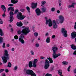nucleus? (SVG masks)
Segmentation results:
<instances>
[{
	"label": "nucleus",
	"mask_w": 76,
	"mask_h": 76,
	"mask_svg": "<svg viewBox=\"0 0 76 76\" xmlns=\"http://www.w3.org/2000/svg\"><path fill=\"white\" fill-rule=\"evenodd\" d=\"M21 28L24 29L21 31V33L22 34L20 35V37L19 38V41L22 44H24L25 43V41L24 40L23 38H24L25 35H26L31 30L29 29L28 27H25L23 26H22Z\"/></svg>",
	"instance_id": "obj_1"
},
{
	"label": "nucleus",
	"mask_w": 76,
	"mask_h": 76,
	"mask_svg": "<svg viewBox=\"0 0 76 76\" xmlns=\"http://www.w3.org/2000/svg\"><path fill=\"white\" fill-rule=\"evenodd\" d=\"M11 11L10 12V18H9L10 19V22H13V15L15 14H16L18 12V10H16L15 11L14 13H13L14 12V7H10L8 9V11Z\"/></svg>",
	"instance_id": "obj_2"
},
{
	"label": "nucleus",
	"mask_w": 76,
	"mask_h": 76,
	"mask_svg": "<svg viewBox=\"0 0 76 76\" xmlns=\"http://www.w3.org/2000/svg\"><path fill=\"white\" fill-rule=\"evenodd\" d=\"M52 50L53 51V53L52 54L53 57L54 59H56V58H57L58 56H61L60 53H58L57 54L56 53L57 51L58 48L57 47H56V45H54L52 48Z\"/></svg>",
	"instance_id": "obj_3"
},
{
	"label": "nucleus",
	"mask_w": 76,
	"mask_h": 76,
	"mask_svg": "<svg viewBox=\"0 0 76 76\" xmlns=\"http://www.w3.org/2000/svg\"><path fill=\"white\" fill-rule=\"evenodd\" d=\"M4 55L1 57V58L3 61V63H6L7 61V60L9 59V53L8 51L6 50H4Z\"/></svg>",
	"instance_id": "obj_4"
},
{
	"label": "nucleus",
	"mask_w": 76,
	"mask_h": 76,
	"mask_svg": "<svg viewBox=\"0 0 76 76\" xmlns=\"http://www.w3.org/2000/svg\"><path fill=\"white\" fill-rule=\"evenodd\" d=\"M47 59H45V65L44 67V69H48L50 66V63H53V59L51 58H47Z\"/></svg>",
	"instance_id": "obj_5"
},
{
	"label": "nucleus",
	"mask_w": 76,
	"mask_h": 76,
	"mask_svg": "<svg viewBox=\"0 0 76 76\" xmlns=\"http://www.w3.org/2000/svg\"><path fill=\"white\" fill-rule=\"evenodd\" d=\"M41 10L42 12L41 11V10L39 8H37L35 10L37 16H39L40 15L41 13H43L44 12H46V8L44 7L41 8Z\"/></svg>",
	"instance_id": "obj_6"
},
{
	"label": "nucleus",
	"mask_w": 76,
	"mask_h": 76,
	"mask_svg": "<svg viewBox=\"0 0 76 76\" xmlns=\"http://www.w3.org/2000/svg\"><path fill=\"white\" fill-rule=\"evenodd\" d=\"M26 16H24V15H22V13L19 12L17 15V18H18V19L20 20H23L25 18H26Z\"/></svg>",
	"instance_id": "obj_7"
},
{
	"label": "nucleus",
	"mask_w": 76,
	"mask_h": 76,
	"mask_svg": "<svg viewBox=\"0 0 76 76\" xmlns=\"http://www.w3.org/2000/svg\"><path fill=\"white\" fill-rule=\"evenodd\" d=\"M1 9H3L4 12V13L2 15V16L3 17V18L5 17L6 16V14H5V12L6 11V7H5V6L4 5H1Z\"/></svg>",
	"instance_id": "obj_8"
},
{
	"label": "nucleus",
	"mask_w": 76,
	"mask_h": 76,
	"mask_svg": "<svg viewBox=\"0 0 76 76\" xmlns=\"http://www.w3.org/2000/svg\"><path fill=\"white\" fill-rule=\"evenodd\" d=\"M49 23V26L51 27L53 25V23H52V21L50 19L49 20H46V24L47 25L48 23Z\"/></svg>",
	"instance_id": "obj_9"
},
{
	"label": "nucleus",
	"mask_w": 76,
	"mask_h": 76,
	"mask_svg": "<svg viewBox=\"0 0 76 76\" xmlns=\"http://www.w3.org/2000/svg\"><path fill=\"white\" fill-rule=\"evenodd\" d=\"M24 72H26V74H27V75H31L33 71L32 70L29 69L27 70L26 69H24Z\"/></svg>",
	"instance_id": "obj_10"
},
{
	"label": "nucleus",
	"mask_w": 76,
	"mask_h": 76,
	"mask_svg": "<svg viewBox=\"0 0 76 76\" xmlns=\"http://www.w3.org/2000/svg\"><path fill=\"white\" fill-rule=\"evenodd\" d=\"M62 32L64 36L65 37H67V31L65 30V28H63L62 29Z\"/></svg>",
	"instance_id": "obj_11"
},
{
	"label": "nucleus",
	"mask_w": 76,
	"mask_h": 76,
	"mask_svg": "<svg viewBox=\"0 0 76 76\" xmlns=\"http://www.w3.org/2000/svg\"><path fill=\"white\" fill-rule=\"evenodd\" d=\"M59 18L60 23H63V22H64V17H63L62 15H60L59 17Z\"/></svg>",
	"instance_id": "obj_12"
},
{
	"label": "nucleus",
	"mask_w": 76,
	"mask_h": 76,
	"mask_svg": "<svg viewBox=\"0 0 76 76\" xmlns=\"http://www.w3.org/2000/svg\"><path fill=\"white\" fill-rule=\"evenodd\" d=\"M38 62V59H35L34 60L33 63V67H37V65H36V63Z\"/></svg>",
	"instance_id": "obj_13"
},
{
	"label": "nucleus",
	"mask_w": 76,
	"mask_h": 76,
	"mask_svg": "<svg viewBox=\"0 0 76 76\" xmlns=\"http://www.w3.org/2000/svg\"><path fill=\"white\" fill-rule=\"evenodd\" d=\"M71 38L74 39L76 37V32L72 33L71 34Z\"/></svg>",
	"instance_id": "obj_14"
},
{
	"label": "nucleus",
	"mask_w": 76,
	"mask_h": 76,
	"mask_svg": "<svg viewBox=\"0 0 76 76\" xmlns=\"http://www.w3.org/2000/svg\"><path fill=\"white\" fill-rule=\"evenodd\" d=\"M37 3H32V4L31 7L32 9H34L35 8H37Z\"/></svg>",
	"instance_id": "obj_15"
},
{
	"label": "nucleus",
	"mask_w": 76,
	"mask_h": 76,
	"mask_svg": "<svg viewBox=\"0 0 76 76\" xmlns=\"http://www.w3.org/2000/svg\"><path fill=\"white\" fill-rule=\"evenodd\" d=\"M53 28H54V29H56V28H57V25L56 24V21L55 20H53Z\"/></svg>",
	"instance_id": "obj_16"
},
{
	"label": "nucleus",
	"mask_w": 76,
	"mask_h": 76,
	"mask_svg": "<svg viewBox=\"0 0 76 76\" xmlns=\"http://www.w3.org/2000/svg\"><path fill=\"white\" fill-rule=\"evenodd\" d=\"M17 26H19V27H20V26H22V25H23V24L21 22H17L16 23Z\"/></svg>",
	"instance_id": "obj_17"
},
{
	"label": "nucleus",
	"mask_w": 76,
	"mask_h": 76,
	"mask_svg": "<svg viewBox=\"0 0 76 76\" xmlns=\"http://www.w3.org/2000/svg\"><path fill=\"white\" fill-rule=\"evenodd\" d=\"M28 66L29 67L31 68L33 67V64L32 65V62L30 61L28 63Z\"/></svg>",
	"instance_id": "obj_18"
},
{
	"label": "nucleus",
	"mask_w": 76,
	"mask_h": 76,
	"mask_svg": "<svg viewBox=\"0 0 76 76\" xmlns=\"http://www.w3.org/2000/svg\"><path fill=\"white\" fill-rule=\"evenodd\" d=\"M71 47L72 50H76V46L72 44L71 45Z\"/></svg>",
	"instance_id": "obj_19"
},
{
	"label": "nucleus",
	"mask_w": 76,
	"mask_h": 76,
	"mask_svg": "<svg viewBox=\"0 0 76 76\" xmlns=\"http://www.w3.org/2000/svg\"><path fill=\"white\" fill-rule=\"evenodd\" d=\"M0 35L1 36H4V33L3 32L2 29L1 28H0Z\"/></svg>",
	"instance_id": "obj_20"
},
{
	"label": "nucleus",
	"mask_w": 76,
	"mask_h": 76,
	"mask_svg": "<svg viewBox=\"0 0 76 76\" xmlns=\"http://www.w3.org/2000/svg\"><path fill=\"white\" fill-rule=\"evenodd\" d=\"M11 3H13V4H16V3H17V2H18V1H15V0H11Z\"/></svg>",
	"instance_id": "obj_21"
},
{
	"label": "nucleus",
	"mask_w": 76,
	"mask_h": 76,
	"mask_svg": "<svg viewBox=\"0 0 76 76\" xmlns=\"http://www.w3.org/2000/svg\"><path fill=\"white\" fill-rule=\"evenodd\" d=\"M50 42V37H48L46 39V42L47 43H49Z\"/></svg>",
	"instance_id": "obj_22"
},
{
	"label": "nucleus",
	"mask_w": 76,
	"mask_h": 76,
	"mask_svg": "<svg viewBox=\"0 0 76 76\" xmlns=\"http://www.w3.org/2000/svg\"><path fill=\"white\" fill-rule=\"evenodd\" d=\"M3 42V38L0 37V44H2Z\"/></svg>",
	"instance_id": "obj_23"
},
{
	"label": "nucleus",
	"mask_w": 76,
	"mask_h": 76,
	"mask_svg": "<svg viewBox=\"0 0 76 76\" xmlns=\"http://www.w3.org/2000/svg\"><path fill=\"white\" fill-rule=\"evenodd\" d=\"M62 64L64 65H67L68 64V62L67 61H64L62 62Z\"/></svg>",
	"instance_id": "obj_24"
},
{
	"label": "nucleus",
	"mask_w": 76,
	"mask_h": 76,
	"mask_svg": "<svg viewBox=\"0 0 76 76\" xmlns=\"http://www.w3.org/2000/svg\"><path fill=\"white\" fill-rule=\"evenodd\" d=\"M58 73L59 75H62V73H63V72H62V71L61 70H59Z\"/></svg>",
	"instance_id": "obj_25"
},
{
	"label": "nucleus",
	"mask_w": 76,
	"mask_h": 76,
	"mask_svg": "<svg viewBox=\"0 0 76 76\" xmlns=\"http://www.w3.org/2000/svg\"><path fill=\"white\" fill-rule=\"evenodd\" d=\"M30 75L31 76H36V74L33 71L31 73Z\"/></svg>",
	"instance_id": "obj_26"
},
{
	"label": "nucleus",
	"mask_w": 76,
	"mask_h": 76,
	"mask_svg": "<svg viewBox=\"0 0 76 76\" xmlns=\"http://www.w3.org/2000/svg\"><path fill=\"white\" fill-rule=\"evenodd\" d=\"M29 23V22L26 20H24L23 22V23L25 25H27L28 23Z\"/></svg>",
	"instance_id": "obj_27"
},
{
	"label": "nucleus",
	"mask_w": 76,
	"mask_h": 76,
	"mask_svg": "<svg viewBox=\"0 0 76 76\" xmlns=\"http://www.w3.org/2000/svg\"><path fill=\"white\" fill-rule=\"evenodd\" d=\"M7 67H12V63L10 62L8 63V65L7 66Z\"/></svg>",
	"instance_id": "obj_28"
},
{
	"label": "nucleus",
	"mask_w": 76,
	"mask_h": 76,
	"mask_svg": "<svg viewBox=\"0 0 76 76\" xmlns=\"http://www.w3.org/2000/svg\"><path fill=\"white\" fill-rule=\"evenodd\" d=\"M26 9L28 10V12H29V13L30 12V11H29L30 10V8H29V7H26Z\"/></svg>",
	"instance_id": "obj_29"
},
{
	"label": "nucleus",
	"mask_w": 76,
	"mask_h": 76,
	"mask_svg": "<svg viewBox=\"0 0 76 76\" xmlns=\"http://www.w3.org/2000/svg\"><path fill=\"white\" fill-rule=\"evenodd\" d=\"M30 53L31 55H34V52L33 50H31Z\"/></svg>",
	"instance_id": "obj_30"
},
{
	"label": "nucleus",
	"mask_w": 76,
	"mask_h": 76,
	"mask_svg": "<svg viewBox=\"0 0 76 76\" xmlns=\"http://www.w3.org/2000/svg\"><path fill=\"white\" fill-rule=\"evenodd\" d=\"M45 76H53L52 75L48 73H47Z\"/></svg>",
	"instance_id": "obj_31"
},
{
	"label": "nucleus",
	"mask_w": 76,
	"mask_h": 76,
	"mask_svg": "<svg viewBox=\"0 0 76 76\" xmlns=\"http://www.w3.org/2000/svg\"><path fill=\"white\" fill-rule=\"evenodd\" d=\"M25 9H20V12H23H23H25Z\"/></svg>",
	"instance_id": "obj_32"
},
{
	"label": "nucleus",
	"mask_w": 76,
	"mask_h": 76,
	"mask_svg": "<svg viewBox=\"0 0 76 76\" xmlns=\"http://www.w3.org/2000/svg\"><path fill=\"white\" fill-rule=\"evenodd\" d=\"M34 36H36V37H37V36H38V33L37 32H35L34 33Z\"/></svg>",
	"instance_id": "obj_33"
},
{
	"label": "nucleus",
	"mask_w": 76,
	"mask_h": 76,
	"mask_svg": "<svg viewBox=\"0 0 76 76\" xmlns=\"http://www.w3.org/2000/svg\"><path fill=\"white\" fill-rule=\"evenodd\" d=\"M14 38L15 39H18V37L17 35L15 36Z\"/></svg>",
	"instance_id": "obj_34"
},
{
	"label": "nucleus",
	"mask_w": 76,
	"mask_h": 76,
	"mask_svg": "<svg viewBox=\"0 0 76 76\" xmlns=\"http://www.w3.org/2000/svg\"><path fill=\"white\" fill-rule=\"evenodd\" d=\"M51 11H52V12H54V11H55V8H52L51 9Z\"/></svg>",
	"instance_id": "obj_35"
},
{
	"label": "nucleus",
	"mask_w": 76,
	"mask_h": 76,
	"mask_svg": "<svg viewBox=\"0 0 76 76\" xmlns=\"http://www.w3.org/2000/svg\"><path fill=\"white\" fill-rule=\"evenodd\" d=\"M0 24H3V20H2L0 18Z\"/></svg>",
	"instance_id": "obj_36"
},
{
	"label": "nucleus",
	"mask_w": 76,
	"mask_h": 76,
	"mask_svg": "<svg viewBox=\"0 0 76 76\" xmlns=\"http://www.w3.org/2000/svg\"><path fill=\"white\" fill-rule=\"evenodd\" d=\"M4 70V69H0V73H2V72H3V71Z\"/></svg>",
	"instance_id": "obj_37"
},
{
	"label": "nucleus",
	"mask_w": 76,
	"mask_h": 76,
	"mask_svg": "<svg viewBox=\"0 0 76 76\" xmlns=\"http://www.w3.org/2000/svg\"><path fill=\"white\" fill-rule=\"evenodd\" d=\"M18 34L20 35L21 34V31L20 30H19L17 32Z\"/></svg>",
	"instance_id": "obj_38"
},
{
	"label": "nucleus",
	"mask_w": 76,
	"mask_h": 76,
	"mask_svg": "<svg viewBox=\"0 0 76 76\" xmlns=\"http://www.w3.org/2000/svg\"><path fill=\"white\" fill-rule=\"evenodd\" d=\"M71 67V66H69L67 69V70L68 72H70V69Z\"/></svg>",
	"instance_id": "obj_39"
},
{
	"label": "nucleus",
	"mask_w": 76,
	"mask_h": 76,
	"mask_svg": "<svg viewBox=\"0 0 76 76\" xmlns=\"http://www.w3.org/2000/svg\"><path fill=\"white\" fill-rule=\"evenodd\" d=\"M35 46L36 47H39V44H38V43H37L35 45Z\"/></svg>",
	"instance_id": "obj_40"
},
{
	"label": "nucleus",
	"mask_w": 76,
	"mask_h": 76,
	"mask_svg": "<svg viewBox=\"0 0 76 76\" xmlns=\"http://www.w3.org/2000/svg\"><path fill=\"white\" fill-rule=\"evenodd\" d=\"M52 38H53V39H54V38H56V35H52Z\"/></svg>",
	"instance_id": "obj_41"
},
{
	"label": "nucleus",
	"mask_w": 76,
	"mask_h": 76,
	"mask_svg": "<svg viewBox=\"0 0 76 76\" xmlns=\"http://www.w3.org/2000/svg\"><path fill=\"white\" fill-rule=\"evenodd\" d=\"M5 72H6V73H8V72H9V70L7 69H5Z\"/></svg>",
	"instance_id": "obj_42"
},
{
	"label": "nucleus",
	"mask_w": 76,
	"mask_h": 76,
	"mask_svg": "<svg viewBox=\"0 0 76 76\" xmlns=\"http://www.w3.org/2000/svg\"><path fill=\"white\" fill-rule=\"evenodd\" d=\"M41 3L43 4H45L46 3V2L45 1H42Z\"/></svg>",
	"instance_id": "obj_43"
},
{
	"label": "nucleus",
	"mask_w": 76,
	"mask_h": 76,
	"mask_svg": "<svg viewBox=\"0 0 76 76\" xmlns=\"http://www.w3.org/2000/svg\"><path fill=\"white\" fill-rule=\"evenodd\" d=\"M74 28L76 30V22L75 23V25L74 26Z\"/></svg>",
	"instance_id": "obj_44"
},
{
	"label": "nucleus",
	"mask_w": 76,
	"mask_h": 76,
	"mask_svg": "<svg viewBox=\"0 0 76 76\" xmlns=\"http://www.w3.org/2000/svg\"><path fill=\"white\" fill-rule=\"evenodd\" d=\"M9 6H13V4H8Z\"/></svg>",
	"instance_id": "obj_45"
},
{
	"label": "nucleus",
	"mask_w": 76,
	"mask_h": 76,
	"mask_svg": "<svg viewBox=\"0 0 76 76\" xmlns=\"http://www.w3.org/2000/svg\"><path fill=\"white\" fill-rule=\"evenodd\" d=\"M18 69V67H17V66H16L14 68V70H17V69Z\"/></svg>",
	"instance_id": "obj_46"
},
{
	"label": "nucleus",
	"mask_w": 76,
	"mask_h": 76,
	"mask_svg": "<svg viewBox=\"0 0 76 76\" xmlns=\"http://www.w3.org/2000/svg\"><path fill=\"white\" fill-rule=\"evenodd\" d=\"M6 45V44H5V43H4L3 44V48H5V45Z\"/></svg>",
	"instance_id": "obj_47"
},
{
	"label": "nucleus",
	"mask_w": 76,
	"mask_h": 76,
	"mask_svg": "<svg viewBox=\"0 0 76 76\" xmlns=\"http://www.w3.org/2000/svg\"><path fill=\"white\" fill-rule=\"evenodd\" d=\"M58 20H59L58 19H57L56 20V23H58V24H59V22H58Z\"/></svg>",
	"instance_id": "obj_48"
},
{
	"label": "nucleus",
	"mask_w": 76,
	"mask_h": 76,
	"mask_svg": "<svg viewBox=\"0 0 76 76\" xmlns=\"http://www.w3.org/2000/svg\"><path fill=\"white\" fill-rule=\"evenodd\" d=\"M41 6L42 7H44V6H45V5H44V4H42V3L41 4Z\"/></svg>",
	"instance_id": "obj_49"
},
{
	"label": "nucleus",
	"mask_w": 76,
	"mask_h": 76,
	"mask_svg": "<svg viewBox=\"0 0 76 76\" xmlns=\"http://www.w3.org/2000/svg\"><path fill=\"white\" fill-rule=\"evenodd\" d=\"M48 35H49L48 33H46L45 34V36L46 37H47V36H48Z\"/></svg>",
	"instance_id": "obj_50"
},
{
	"label": "nucleus",
	"mask_w": 76,
	"mask_h": 76,
	"mask_svg": "<svg viewBox=\"0 0 76 76\" xmlns=\"http://www.w3.org/2000/svg\"><path fill=\"white\" fill-rule=\"evenodd\" d=\"M58 3H61V1H62L61 0H59L58 1Z\"/></svg>",
	"instance_id": "obj_51"
},
{
	"label": "nucleus",
	"mask_w": 76,
	"mask_h": 76,
	"mask_svg": "<svg viewBox=\"0 0 76 76\" xmlns=\"http://www.w3.org/2000/svg\"><path fill=\"white\" fill-rule=\"evenodd\" d=\"M44 58H45V57H41L40 59H44Z\"/></svg>",
	"instance_id": "obj_52"
},
{
	"label": "nucleus",
	"mask_w": 76,
	"mask_h": 76,
	"mask_svg": "<svg viewBox=\"0 0 76 76\" xmlns=\"http://www.w3.org/2000/svg\"><path fill=\"white\" fill-rule=\"evenodd\" d=\"M43 63H44V61L42 60V61H41L40 62V64H42Z\"/></svg>",
	"instance_id": "obj_53"
},
{
	"label": "nucleus",
	"mask_w": 76,
	"mask_h": 76,
	"mask_svg": "<svg viewBox=\"0 0 76 76\" xmlns=\"http://www.w3.org/2000/svg\"><path fill=\"white\" fill-rule=\"evenodd\" d=\"M74 6V5L72 4L71 5V7H73V8H75V6Z\"/></svg>",
	"instance_id": "obj_54"
},
{
	"label": "nucleus",
	"mask_w": 76,
	"mask_h": 76,
	"mask_svg": "<svg viewBox=\"0 0 76 76\" xmlns=\"http://www.w3.org/2000/svg\"><path fill=\"white\" fill-rule=\"evenodd\" d=\"M75 52H74L73 53V54L74 55H76V50L75 51Z\"/></svg>",
	"instance_id": "obj_55"
},
{
	"label": "nucleus",
	"mask_w": 76,
	"mask_h": 76,
	"mask_svg": "<svg viewBox=\"0 0 76 76\" xmlns=\"http://www.w3.org/2000/svg\"><path fill=\"white\" fill-rule=\"evenodd\" d=\"M68 7V8H71V7H72L71 5H69Z\"/></svg>",
	"instance_id": "obj_56"
},
{
	"label": "nucleus",
	"mask_w": 76,
	"mask_h": 76,
	"mask_svg": "<svg viewBox=\"0 0 76 76\" xmlns=\"http://www.w3.org/2000/svg\"><path fill=\"white\" fill-rule=\"evenodd\" d=\"M72 4L74 6L75 5H76V3H72Z\"/></svg>",
	"instance_id": "obj_57"
},
{
	"label": "nucleus",
	"mask_w": 76,
	"mask_h": 76,
	"mask_svg": "<svg viewBox=\"0 0 76 76\" xmlns=\"http://www.w3.org/2000/svg\"><path fill=\"white\" fill-rule=\"evenodd\" d=\"M15 50V49L13 48H12V51H13Z\"/></svg>",
	"instance_id": "obj_58"
},
{
	"label": "nucleus",
	"mask_w": 76,
	"mask_h": 76,
	"mask_svg": "<svg viewBox=\"0 0 76 76\" xmlns=\"http://www.w3.org/2000/svg\"><path fill=\"white\" fill-rule=\"evenodd\" d=\"M11 32H13V29L12 28H11Z\"/></svg>",
	"instance_id": "obj_59"
},
{
	"label": "nucleus",
	"mask_w": 76,
	"mask_h": 76,
	"mask_svg": "<svg viewBox=\"0 0 76 76\" xmlns=\"http://www.w3.org/2000/svg\"><path fill=\"white\" fill-rule=\"evenodd\" d=\"M2 76H6V74L4 73H3Z\"/></svg>",
	"instance_id": "obj_60"
},
{
	"label": "nucleus",
	"mask_w": 76,
	"mask_h": 76,
	"mask_svg": "<svg viewBox=\"0 0 76 76\" xmlns=\"http://www.w3.org/2000/svg\"><path fill=\"white\" fill-rule=\"evenodd\" d=\"M59 6H61V3H58Z\"/></svg>",
	"instance_id": "obj_61"
},
{
	"label": "nucleus",
	"mask_w": 76,
	"mask_h": 76,
	"mask_svg": "<svg viewBox=\"0 0 76 76\" xmlns=\"http://www.w3.org/2000/svg\"><path fill=\"white\" fill-rule=\"evenodd\" d=\"M74 73H76V69H75L74 70Z\"/></svg>",
	"instance_id": "obj_62"
},
{
	"label": "nucleus",
	"mask_w": 76,
	"mask_h": 76,
	"mask_svg": "<svg viewBox=\"0 0 76 76\" xmlns=\"http://www.w3.org/2000/svg\"><path fill=\"white\" fill-rule=\"evenodd\" d=\"M57 13H60V11L59 10H57Z\"/></svg>",
	"instance_id": "obj_63"
},
{
	"label": "nucleus",
	"mask_w": 76,
	"mask_h": 76,
	"mask_svg": "<svg viewBox=\"0 0 76 76\" xmlns=\"http://www.w3.org/2000/svg\"><path fill=\"white\" fill-rule=\"evenodd\" d=\"M7 47H10V45H9V44H7Z\"/></svg>",
	"instance_id": "obj_64"
}]
</instances>
